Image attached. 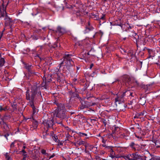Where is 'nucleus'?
<instances>
[{
	"mask_svg": "<svg viewBox=\"0 0 160 160\" xmlns=\"http://www.w3.org/2000/svg\"><path fill=\"white\" fill-rule=\"evenodd\" d=\"M145 114V112H141L138 113L137 114V115L139 116L140 117V116H143Z\"/></svg>",
	"mask_w": 160,
	"mask_h": 160,
	"instance_id": "obj_25",
	"label": "nucleus"
},
{
	"mask_svg": "<svg viewBox=\"0 0 160 160\" xmlns=\"http://www.w3.org/2000/svg\"><path fill=\"white\" fill-rule=\"evenodd\" d=\"M102 122H103V124H104V126H106L107 124V121H106V120L105 119H103L102 120Z\"/></svg>",
	"mask_w": 160,
	"mask_h": 160,
	"instance_id": "obj_32",
	"label": "nucleus"
},
{
	"mask_svg": "<svg viewBox=\"0 0 160 160\" xmlns=\"http://www.w3.org/2000/svg\"><path fill=\"white\" fill-rule=\"evenodd\" d=\"M105 137L108 138H111L113 137V135L112 134L109 133L106 135Z\"/></svg>",
	"mask_w": 160,
	"mask_h": 160,
	"instance_id": "obj_24",
	"label": "nucleus"
},
{
	"mask_svg": "<svg viewBox=\"0 0 160 160\" xmlns=\"http://www.w3.org/2000/svg\"><path fill=\"white\" fill-rule=\"evenodd\" d=\"M123 81L124 82H128L130 81V78L128 76H126L124 77Z\"/></svg>",
	"mask_w": 160,
	"mask_h": 160,
	"instance_id": "obj_16",
	"label": "nucleus"
},
{
	"mask_svg": "<svg viewBox=\"0 0 160 160\" xmlns=\"http://www.w3.org/2000/svg\"><path fill=\"white\" fill-rule=\"evenodd\" d=\"M30 106L32 108L33 111V114H34L36 112H38V110L35 107L34 105V102H31L30 103H29Z\"/></svg>",
	"mask_w": 160,
	"mask_h": 160,
	"instance_id": "obj_10",
	"label": "nucleus"
},
{
	"mask_svg": "<svg viewBox=\"0 0 160 160\" xmlns=\"http://www.w3.org/2000/svg\"><path fill=\"white\" fill-rule=\"evenodd\" d=\"M136 137L137 138H138V139H141V137H139V136H136Z\"/></svg>",
	"mask_w": 160,
	"mask_h": 160,
	"instance_id": "obj_45",
	"label": "nucleus"
},
{
	"mask_svg": "<svg viewBox=\"0 0 160 160\" xmlns=\"http://www.w3.org/2000/svg\"><path fill=\"white\" fill-rule=\"evenodd\" d=\"M93 66V64H92V63L90 65V67L89 68L90 69H91Z\"/></svg>",
	"mask_w": 160,
	"mask_h": 160,
	"instance_id": "obj_40",
	"label": "nucleus"
},
{
	"mask_svg": "<svg viewBox=\"0 0 160 160\" xmlns=\"http://www.w3.org/2000/svg\"><path fill=\"white\" fill-rule=\"evenodd\" d=\"M93 148H96V147H93Z\"/></svg>",
	"mask_w": 160,
	"mask_h": 160,
	"instance_id": "obj_56",
	"label": "nucleus"
},
{
	"mask_svg": "<svg viewBox=\"0 0 160 160\" xmlns=\"http://www.w3.org/2000/svg\"><path fill=\"white\" fill-rule=\"evenodd\" d=\"M52 138L53 140L55 141V142H58V137L56 135H55L54 134H53V136H52Z\"/></svg>",
	"mask_w": 160,
	"mask_h": 160,
	"instance_id": "obj_20",
	"label": "nucleus"
},
{
	"mask_svg": "<svg viewBox=\"0 0 160 160\" xmlns=\"http://www.w3.org/2000/svg\"><path fill=\"white\" fill-rule=\"evenodd\" d=\"M6 158L7 159V160H11V159L10 157L9 156V157H8V158Z\"/></svg>",
	"mask_w": 160,
	"mask_h": 160,
	"instance_id": "obj_43",
	"label": "nucleus"
},
{
	"mask_svg": "<svg viewBox=\"0 0 160 160\" xmlns=\"http://www.w3.org/2000/svg\"><path fill=\"white\" fill-rule=\"evenodd\" d=\"M9 135L8 134H7L4 135V137L6 138L7 139H8V137Z\"/></svg>",
	"mask_w": 160,
	"mask_h": 160,
	"instance_id": "obj_41",
	"label": "nucleus"
},
{
	"mask_svg": "<svg viewBox=\"0 0 160 160\" xmlns=\"http://www.w3.org/2000/svg\"><path fill=\"white\" fill-rule=\"evenodd\" d=\"M44 77H43V81H44Z\"/></svg>",
	"mask_w": 160,
	"mask_h": 160,
	"instance_id": "obj_58",
	"label": "nucleus"
},
{
	"mask_svg": "<svg viewBox=\"0 0 160 160\" xmlns=\"http://www.w3.org/2000/svg\"><path fill=\"white\" fill-rule=\"evenodd\" d=\"M45 82H43L42 83V86L44 87V85L46 84V82H50L51 81V79H50L49 80H48L47 79H46V78H45Z\"/></svg>",
	"mask_w": 160,
	"mask_h": 160,
	"instance_id": "obj_22",
	"label": "nucleus"
},
{
	"mask_svg": "<svg viewBox=\"0 0 160 160\" xmlns=\"http://www.w3.org/2000/svg\"><path fill=\"white\" fill-rule=\"evenodd\" d=\"M145 102H144L143 103H140V104L142 105H144L145 104Z\"/></svg>",
	"mask_w": 160,
	"mask_h": 160,
	"instance_id": "obj_49",
	"label": "nucleus"
},
{
	"mask_svg": "<svg viewBox=\"0 0 160 160\" xmlns=\"http://www.w3.org/2000/svg\"><path fill=\"white\" fill-rule=\"evenodd\" d=\"M141 100H142V99H141V100H139V102H140V103H143V102H142V103H141Z\"/></svg>",
	"mask_w": 160,
	"mask_h": 160,
	"instance_id": "obj_53",
	"label": "nucleus"
},
{
	"mask_svg": "<svg viewBox=\"0 0 160 160\" xmlns=\"http://www.w3.org/2000/svg\"><path fill=\"white\" fill-rule=\"evenodd\" d=\"M38 13L36 14H34L33 13H32V14L33 16H34V15H36Z\"/></svg>",
	"mask_w": 160,
	"mask_h": 160,
	"instance_id": "obj_52",
	"label": "nucleus"
},
{
	"mask_svg": "<svg viewBox=\"0 0 160 160\" xmlns=\"http://www.w3.org/2000/svg\"><path fill=\"white\" fill-rule=\"evenodd\" d=\"M21 152H22L23 153V155L24 154H26V152L25 151V150L24 149H22V150Z\"/></svg>",
	"mask_w": 160,
	"mask_h": 160,
	"instance_id": "obj_35",
	"label": "nucleus"
},
{
	"mask_svg": "<svg viewBox=\"0 0 160 160\" xmlns=\"http://www.w3.org/2000/svg\"><path fill=\"white\" fill-rule=\"evenodd\" d=\"M55 156V155L54 154H53V155H51V156H50V158H53L54 156Z\"/></svg>",
	"mask_w": 160,
	"mask_h": 160,
	"instance_id": "obj_44",
	"label": "nucleus"
},
{
	"mask_svg": "<svg viewBox=\"0 0 160 160\" xmlns=\"http://www.w3.org/2000/svg\"><path fill=\"white\" fill-rule=\"evenodd\" d=\"M102 146L105 147V148H106L107 146L105 144V143H103V144L102 145Z\"/></svg>",
	"mask_w": 160,
	"mask_h": 160,
	"instance_id": "obj_39",
	"label": "nucleus"
},
{
	"mask_svg": "<svg viewBox=\"0 0 160 160\" xmlns=\"http://www.w3.org/2000/svg\"><path fill=\"white\" fill-rule=\"evenodd\" d=\"M25 67L26 69H27L29 71L31 67V66L29 65H26L25 66Z\"/></svg>",
	"mask_w": 160,
	"mask_h": 160,
	"instance_id": "obj_27",
	"label": "nucleus"
},
{
	"mask_svg": "<svg viewBox=\"0 0 160 160\" xmlns=\"http://www.w3.org/2000/svg\"><path fill=\"white\" fill-rule=\"evenodd\" d=\"M24 157L22 159V160H26V158L27 156V155L26 154H24Z\"/></svg>",
	"mask_w": 160,
	"mask_h": 160,
	"instance_id": "obj_36",
	"label": "nucleus"
},
{
	"mask_svg": "<svg viewBox=\"0 0 160 160\" xmlns=\"http://www.w3.org/2000/svg\"><path fill=\"white\" fill-rule=\"evenodd\" d=\"M46 134L45 135H43L42 136V138H43L45 139L46 138Z\"/></svg>",
	"mask_w": 160,
	"mask_h": 160,
	"instance_id": "obj_42",
	"label": "nucleus"
},
{
	"mask_svg": "<svg viewBox=\"0 0 160 160\" xmlns=\"http://www.w3.org/2000/svg\"><path fill=\"white\" fill-rule=\"evenodd\" d=\"M16 148L15 147V142H12L10 145V151L12 152H14L16 150Z\"/></svg>",
	"mask_w": 160,
	"mask_h": 160,
	"instance_id": "obj_13",
	"label": "nucleus"
},
{
	"mask_svg": "<svg viewBox=\"0 0 160 160\" xmlns=\"http://www.w3.org/2000/svg\"><path fill=\"white\" fill-rule=\"evenodd\" d=\"M85 143L86 142L85 141L82 140H80L78 141V145H84Z\"/></svg>",
	"mask_w": 160,
	"mask_h": 160,
	"instance_id": "obj_23",
	"label": "nucleus"
},
{
	"mask_svg": "<svg viewBox=\"0 0 160 160\" xmlns=\"http://www.w3.org/2000/svg\"><path fill=\"white\" fill-rule=\"evenodd\" d=\"M88 26H87L86 28V32H88L92 30L94 28L92 26L90 25V23L88 22Z\"/></svg>",
	"mask_w": 160,
	"mask_h": 160,
	"instance_id": "obj_12",
	"label": "nucleus"
},
{
	"mask_svg": "<svg viewBox=\"0 0 160 160\" xmlns=\"http://www.w3.org/2000/svg\"><path fill=\"white\" fill-rule=\"evenodd\" d=\"M78 134L80 137H83L84 136H86V137L84 139L85 140L88 138L87 137L88 135L86 133L79 132Z\"/></svg>",
	"mask_w": 160,
	"mask_h": 160,
	"instance_id": "obj_14",
	"label": "nucleus"
},
{
	"mask_svg": "<svg viewBox=\"0 0 160 160\" xmlns=\"http://www.w3.org/2000/svg\"><path fill=\"white\" fill-rule=\"evenodd\" d=\"M117 97L115 99V103L116 105L117 104H120L124 102V99L123 95L122 94L118 96V94H117Z\"/></svg>",
	"mask_w": 160,
	"mask_h": 160,
	"instance_id": "obj_7",
	"label": "nucleus"
},
{
	"mask_svg": "<svg viewBox=\"0 0 160 160\" xmlns=\"http://www.w3.org/2000/svg\"><path fill=\"white\" fill-rule=\"evenodd\" d=\"M148 53L149 55V58L151 57H153L154 56V52L152 50L149 49L148 50Z\"/></svg>",
	"mask_w": 160,
	"mask_h": 160,
	"instance_id": "obj_17",
	"label": "nucleus"
},
{
	"mask_svg": "<svg viewBox=\"0 0 160 160\" xmlns=\"http://www.w3.org/2000/svg\"><path fill=\"white\" fill-rule=\"evenodd\" d=\"M38 122L36 121H34L33 122L32 126L34 129L36 128L38 126Z\"/></svg>",
	"mask_w": 160,
	"mask_h": 160,
	"instance_id": "obj_19",
	"label": "nucleus"
},
{
	"mask_svg": "<svg viewBox=\"0 0 160 160\" xmlns=\"http://www.w3.org/2000/svg\"><path fill=\"white\" fill-rule=\"evenodd\" d=\"M112 153L110 154V156L112 158H114L115 157L114 154V153L113 151V153L112 152H111Z\"/></svg>",
	"mask_w": 160,
	"mask_h": 160,
	"instance_id": "obj_28",
	"label": "nucleus"
},
{
	"mask_svg": "<svg viewBox=\"0 0 160 160\" xmlns=\"http://www.w3.org/2000/svg\"><path fill=\"white\" fill-rule=\"evenodd\" d=\"M56 32L60 34H62L64 32V29L58 26L57 28V29L56 31Z\"/></svg>",
	"mask_w": 160,
	"mask_h": 160,
	"instance_id": "obj_11",
	"label": "nucleus"
},
{
	"mask_svg": "<svg viewBox=\"0 0 160 160\" xmlns=\"http://www.w3.org/2000/svg\"><path fill=\"white\" fill-rule=\"evenodd\" d=\"M155 143L157 148H160V142L159 141H157Z\"/></svg>",
	"mask_w": 160,
	"mask_h": 160,
	"instance_id": "obj_21",
	"label": "nucleus"
},
{
	"mask_svg": "<svg viewBox=\"0 0 160 160\" xmlns=\"http://www.w3.org/2000/svg\"><path fill=\"white\" fill-rule=\"evenodd\" d=\"M72 55L69 54H66L64 57L63 61L60 63V67L62 64H64L67 69H69L74 64V62L71 59Z\"/></svg>",
	"mask_w": 160,
	"mask_h": 160,
	"instance_id": "obj_2",
	"label": "nucleus"
},
{
	"mask_svg": "<svg viewBox=\"0 0 160 160\" xmlns=\"http://www.w3.org/2000/svg\"><path fill=\"white\" fill-rule=\"evenodd\" d=\"M135 145V144L134 142H132L131 143L130 146L132 148H135L134 147V146Z\"/></svg>",
	"mask_w": 160,
	"mask_h": 160,
	"instance_id": "obj_30",
	"label": "nucleus"
},
{
	"mask_svg": "<svg viewBox=\"0 0 160 160\" xmlns=\"http://www.w3.org/2000/svg\"><path fill=\"white\" fill-rule=\"evenodd\" d=\"M102 142L103 143H105L107 141V140L106 139H104L103 137H102Z\"/></svg>",
	"mask_w": 160,
	"mask_h": 160,
	"instance_id": "obj_33",
	"label": "nucleus"
},
{
	"mask_svg": "<svg viewBox=\"0 0 160 160\" xmlns=\"http://www.w3.org/2000/svg\"><path fill=\"white\" fill-rule=\"evenodd\" d=\"M157 160H160V158H158Z\"/></svg>",
	"mask_w": 160,
	"mask_h": 160,
	"instance_id": "obj_55",
	"label": "nucleus"
},
{
	"mask_svg": "<svg viewBox=\"0 0 160 160\" xmlns=\"http://www.w3.org/2000/svg\"><path fill=\"white\" fill-rule=\"evenodd\" d=\"M126 158L129 160H144L141 156L137 152L128 155Z\"/></svg>",
	"mask_w": 160,
	"mask_h": 160,
	"instance_id": "obj_5",
	"label": "nucleus"
},
{
	"mask_svg": "<svg viewBox=\"0 0 160 160\" xmlns=\"http://www.w3.org/2000/svg\"><path fill=\"white\" fill-rule=\"evenodd\" d=\"M58 108L56 111V117L61 119L65 117L66 109L64 105L62 104L57 105Z\"/></svg>",
	"mask_w": 160,
	"mask_h": 160,
	"instance_id": "obj_3",
	"label": "nucleus"
},
{
	"mask_svg": "<svg viewBox=\"0 0 160 160\" xmlns=\"http://www.w3.org/2000/svg\"><path fill=\"white\" fill-rule=\"evenodd\" d=\"M7 108H2L1 106L0 107V111H1L2 110L5 111Z\"/></svg>",
	"mask_w": 160,
	"mask_h": 160,
	"instance_id": "obj_31",
	"label": "nucleus"
},
{
	"mask_svg": "<svg viewBox=\"0 0 160 160\" xmlns=\"http://www.w3.org/2000/svg\"><path fill=\"white\" fill-rule=\"evenodd\" d=\"M1 57V55L0 54V57ZM5 62L4 59L3 58H1L0 59V67H2L4 65Z\"/></svg>",
	"mask_w": 160,
	"mask_h": 160,
	"instance_id": "obj_15",
	"label": "nucleus"
},
{
	"mask_svg": "<svg viewBox=\"0 0 160 160\" xmlns=\"http://www.w3.org/2000/svg\"><path fill=\"white\" fill-rule=\"evenodd\" d=\"M48 77H50H50H51V76H48Z\"/></svg>",
	"mask_w": 160,
	"mask_h": 160,
	"instance_id": "obj_59",
	"label": "nucleus"
},
{
	"mask_svg": "<svg viewBox=\"0 0 160 160\" xmlns=\"http://www.w3.org/2000/svg\"><path fill=\"white\" fill-rule=\"evenodd\" d=\"M138 127H137V128L138 129V130H139L141 131V128L139 127V125L138 124Z\"/></svg>",
	"mask_w": 160,
	"mask_h": 160,
	"instance_id": "obj_46",
	"label": "nucleus"
},
{
	"mask_svg": "<svg viewBox=\"0 0 160 160\" xmlns=\"http://www.w3.org/2000/svg\"><path fill=\"white\" fill-rule=\"evenodd\" d=\"M3 18L6 21L11 22V20L7 15L5 11V8L3 4L0 7V18Z\"/></svg>",
	"mask_w": 160,
	"mask_h": 160,
	"instance_id": "obj_4",
	"label": "nucleus"
},
{
	"mask_svg": "<svg viewBox=\"0 0 160 160\" xmlns=\"http://www.w3.org/2000/svg\"><path fill=\"white\" fill-rule=\"evenodd\" d=\"M117 25L120 26V27H121V28H122V24H120Z\"/></svg>",
	"mask_w": 160,
	"mask_h": 160,
	"instance_id": "obj_47",
	"label": "nucleus"
},
{
	"mask_svg": "<svg viewBox=\"0 0 160 160\" xmlns=\"http://www.w3.org/2000/svg\"><path fill=\"white\" fill-rule=\"evenodd\" d=\"M26 148V147L25 146H23V149L24 150V149Z\"/></svg>",
	"mask_w": 160,
	"mask_h": 160,
	"instance_id": "obj_50",
	"label": "nucleus"
},
{
	"mask_svg": "<svg viewBox=\"0 0 160 160\" xmlns=\"http://www.w3.org/2000/svg\"><path fill=\"white\" fill-rule=\"evenodd\" d=\"M101 18L102 19H103V17H102Z\"/></svg>",
	"mask_w": 160,
	"mask_h": 160,
	"instance_id": "obj_57",
	"label": "nucleus"
},
{
	"mask_svg": "<svg viewBox=\"0 0 160 160\" xmlns=\"http://www.w3.org/2000/svg\"><path fill=\"white\" fill-rule=\"evenodd\" d=\"M77 70H78V69H79L80 67H77Z\"/></svg>",
	"mask_w": 160,
	"mask_h": 160,
	"instance_id": "obj_51",
	"label": "nucleus"
},
{
	"mask_svg": "<svg viewBox=\"0 0 160 160\" xmlns=\"http://www.w3.org/2000/svg\"><path fill=\"white\" fill-rule=\"evenodd\" d=\"M122 95H123L124 97L126 96L128 98L131 99L133 96V92L131 90H128L124 92Z\"/></svg>",
	"mask_w": 160,
	"mask_h": 160,
	"instance_id": "obj_9",
	"label": "nucleus"
},
{
	"mask_svg": "<svg viewBox=\"0 0 160 160\" xmlns=\"http://www.w3.org/2000/svg\"><path fill=\"white\" fill-rule=\"evenodd\" d=\"M36 95L38 96H41L40 87L39 86H33L31 88L30 91L29 90H27L26 97L27 100H29V103H30L31 102H34V98Z\"/></svg>",
	"mask_w": 160,
	"mask_h": 160,
	"instance_id": "obj_1",
	"label": "nucleus"
},
{
	"mask_svg": "<svg viewBox=\"0 0 160 160\" xmlns=\"http://www.w3.org/2000/svg\"><path fill=\"white\" fill-rule=\"evenodd\" d=\"M5 156L6 158H8V157L9 156V155H8V153H7L5 154Z\"/></svg>",
	"mask_w": 160,
	"mask_h": 160,
	"instance_id": "obj_38",
	"label": "nucleus"
},
{
	"mask_svg": "<svg viewBox=\"0 0 160 160\" xmlns=\"http://www.w3.org/2000/svg\"><path fill=\"white\" fill-rule=\"evenodd\" d=\"M3 126L5 128H6V129H7V128H8V124L6 123H4L3 124Z\"/></svg>",
	"mask_w": 160,
	"mask_h": 160,
	"instance_id": "obj_34",
	"label": "nucleus"
},
{
	"mask_svg": "<svg viewBox=\"0 0 160 160\" xmlns=\"http://www.w3.org/2000/svg\"><path fill=\"white\" fill-rule=\"evenodd\" d=\"M132 100L130 102V103H129L130 104H132Z\"/></svg>",
	"mask_w": 160,
	"mask_h": 160,
	"instance_id": "obj_48",
	"label": "nucleus"
},
{
	"mask_svg": "<svg viewBox=\"0 0 160 160\" xmlns=\"http://www.w3.org/2000/svg\"><path fill=\"white\" fill-rule=\"evenodd\" d=\"M112 147L111 146H107L106 147V148H105V149L106 150H107L111 152H113V150L112 149Z\"/></svg>",
	"mask_w": 160,
	"mask_h": 160,
	"instance_id": "obj_18",
	"label": "nucleus"
},
{
	"mask_svg": "<svg viewBox=\"0 0 160 160\" xmlns=\"http://www.w3.org/2000/svg\"><path fill=\"white\" fill-rule=\"evenodd\" d=\"M43 123L47 128L52 127L54 124L53 117H51L48 119H44L43 121Z\"/></svg>",
	"mask_w": 160,
	"mask_h": 160,
	"instance_id": "obj_6",
	"label": "nucleus"
},
{
	"mask_svg": "<svg viewBox=\"0 0 160 160\" xmlns=\"http://www.w3.org/2000/svg\"><path fill=\"white\" fill-rule=\"evenodd\" d=\"M132 32L133 33V34L132 35L134 36H136V33L135 32L133 31Z\"/></svg>",
	"mask_w": 160,
	"mask_h": 160,
	"instance_id": "obj_37",
	"label": "nucleus"
},
{
	"mask_svg": "<svg viewBox=\"0 0 160 160\" xmlns=\"http://www.w3.org/2000/svg\"><path fill=\"white\" fill-rule=\"evenodd\" d=\"M56 72L57 81L59 82L62 81H63V78H62L63 75L62 73L60 72L58 69H56Z\"/></svg>",
	"mask_w": 160,
	"mask_h": 160,
	"instance_id": "obj_8",
	"label": "nucleus"
},
{
	"mask_svg": "<svg viewBox=\"0 0 160 160\" xmlns=\"http://www.w3.org/2000/svg\"><path fill=\"white\" fill-rule=\"evenodd\" d=\"M102 0V1H104V2H105V1H106V0Z\"/></svg>",
	"mask_w": 160,
	"mask_h": 160,
	"instance_id": "obj_54",
	"label": "nucleus"
},
{
	"mask_svg": "<svg viewBox=\"0 0 160 160\" xmlns=\"http://www.w3.org/2000/svg\"><path fill=\"white\" fill-rule=\"evenodd\" d=\"M41 152L43 154L46 155L47 154V153L46 152V151L44 149H42L41 150Z\"/></svg>",
	"mask_w": 160,
	"mask_h": 160,
	"instance_id": "obj_26",
	"label": "nucleus"
},
{
	"mask_svg": "<svg viewBox=\"0 0 160 160\" xmlns=\"http://www.w3.org/2000/svg\"><path fill=\"white\" fill-rule=\"evenodd\" d=\"M102 160H106L105 159H103Z\"/></svg>",
	"mask_w": 160,
	"mask_h": 160,
	"instance_id": "obj_60",
	"label": "nucleus"
},
{
	"mask_svg": "<svg viewBox=\"0 0 160 160\" xmlns=\"http://www.w3.org/2000/svg\"><path fill=\"white\" fill-rule=\"evenodd\" d=\"M128 24V25L129 26H128V27L127 28H128V31H129V30H130V29H132V28H133V26H131V25H130L129 24Z\"/></svg>",
	"mask_w": 160,
	"mask_h": 160,
	"instance_id": "obj_29",
	"label": "nucleus"
}]
</instances>
